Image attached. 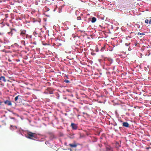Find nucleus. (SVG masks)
Here are the masks:
<instances>
[{
    "label": "nucleus",
    "mask_w": 151,
    "mask_h": 151,
    "mask_svg": "<svg viewBox=\"0 0 151 151\" xmlns=\"http://www.w3.org/2000/svg\"><path fill=\"white\" fill-rule=\"evenodd\" d=\"M27 137L30 139H33V138H36V135L35 133H33L31 132H28L27 133Z\"/></svg>",
    "instance_id": "nucleus-1"
},
{
    "label": "nucleus",
    "mask_w": 151,
    "mask_h": 151,
    "mask_svg": "<svg viewBox=\"0 0 151 151\" xmlns=\"http://www.w3.org/2000/svg\"><path fill=\"white\" fill-rule=\"evenodd\" d=\"M53 89L51 88H48L46 89L45 91V93L46 94H52Z\"/></svg>",
    "instance_id": "nucleus-2"
},
{
    "label": "nucleus",
    "mask_w": 151,
    "mask_h": 151,
    "mask_svg": "<svg viewBox=\"0 0 151 151\" xmlns=\"http://www.w3.org/2000/svg\"><path fill=\"white\" fill-rule=\"evenodd\" d=\"M49 137L50 140H52L56 138V137L53 133L51 132L48 133Z\"/></svg>",
    "instance_id": "nucleus-3"
},
{
    "label": "nucleus",
    "mask_w": 151,
    "mask_h": 151,
    "mask_svg": "<svg viewBox=\"0 0 151 151\" xmlns=\"http://www.w3.org/2000/svg\"><path fill=\"white\" fill-rule=\"evenodd\" d=\"M79 144L76 143L75 142H74L72 143L69 144V146L71 148H76Z\"/></svg>",
    "instance_id": "nucleus-4"
},
{
    "label": "nucleus",
    "mask_w": 151,
    "mask_h": 151,
    "mask_svg": "<svg viewBox=\"0 0 151 151\" xmlns=\"http://www.w3.org/2000/svg\"><path fill=\"white\" fill-rule=\"evenodd\" d=\"M72 128L73 129H76L78 128V127L76 124L74 123H72L71 124Z\"/></svg>",
    "instance_id": "nucleus-5"
},
{
    "label": "nucleus",
    "mask_w": 151,
    "mask_h": 151,
    "mask_svg": "<svg viewBox=\"0 0 151 151\" xmlns=\"http://www.w3.org/2000/svg\"><path fill=\"white\" fill-rule=\"evenodd\" d=\"M4 104H7L9 106H11L12 105V103L10 101L6 100L4 102Z\"/></svg>",
    "instance_id": "nucleus-6"
},
{
    "label": "nucleus",
    "mask_w": 151,
    "mask_h": 151,
    "mask_svg": "<svg viewBox=\"0 0 151 151\" xmlns=\"http://www.w3.org/2000/svg\"><path fill=\"white\" fill-rule=\"evenodd\" d=\"M0 81L1 82H6V80L5 79V77L3 76H1L0 77Z\"/></svg>",
    "instance_id": "nucleus-7"
},
{
    "label": "nucleus",
    "mask_w": 151,
    "mask_h": 151,
    "mask_svg": "<svg viewBox=\"0 0 151 151\" xmlns=\"http://www.w3.org/2000/svg\"><path fill=\"white\" fill-rule=\"evenodd\" d=\"M106 151H113L112 148L109 146H107L106 147Z\"/></svg>",
    "instance_id": "nucleus-8"
},
{
    "label": "nucleus",
    "mask_w": 151,
    "mask_h": 151,
    "mask_svg": "<svg viewBox=\"0 0 151 151\" xmlns=\"http://www.w3.org/2000/svg\"><path fill=\"white\" fill-rule=\"evenodd\" d=\"M123 127H129V124L127 122H124L122 124Z\"/></svg>",
    "instance_id": "nucleus-9"
},
{
    "label": "nucleus",
    "mask_w": 151,
    "mask_h": 151,
    "mask_svg": "<svg viewBox=\"0 0 151 151\" xmlns=\"http://www.w3.org/2000/svg\"><path fill=\"white\" fill-rule=\"evenodd\" d=\"M21 32L20 33V35H26V31L24 30H20Z\"/></svg>",
    "instance_id": "nucleus-10"
},
{
    "label": "nucleus",
    "mask_w": 151,
    "mask_h": 151,
    "mask_svg": "<svg viewBox=\"0 0 151 151\" xmlns=\"http://www.w3.org/2000/svg\"><path fill=\"white\" fill-rule=\"evenodd\" d=\"M17 127L16 126H13L12 125H11L10 127V129L12 130L13 129H17Z\"/></svg>",
    "instance_id": "nucleus-11"
},
{
    "label": "nucleus",
    "mask_w": 151,
    "mask_h": 151,
    "mask_svg": "<svg viewBox=\"0 0 151 151\" xmlns=\"http://www.w3.org/2000/svg\"><path fill=\"white\" fill-rule=\"evenodd\" d=\"M96 18L95 17H93L92 18L91 22L92 23H94L96 22Z\"/></svg>",
    "instance_id": "nucleus-12"
},
{
    "label": "nucleus",
    "mask_w": 151,
    "mask_h": 151,
    "mask_svg": "<svg viewBox=\"0 0 151 151\" xmlns=\"http://www.w3.org/2000/svg\"><path fill=\"white\" fill-rule=\"evenodd\" d=\"M21 97V96L20 95H18L16 96L14 99V100L15 101H17V100L20 97Z\"/></svg>",
    "instance_id": "nucleus-13"
},
{
    "label": "nucleus",
    "mask_w": 151,
    "mask_h": 151,
    "mask_svg": "<svg viewBox=\"0 0 151 151\" xmlns=\"http://www.w3.org/2000/svg\"><path fill=\"white\" fill-rule=\"evenodd\" d=\"M108 60L110 63H112L113 61L112 59L109 58H108Z\"/></svg>",
    "instance_id": "nucleus-14"
},
{
    "label": "nucleus",
    "mask_w": 151,
    "mask_h": 151,
    "mask_svg": "<svg viewBox=\"0 0 151 151\" xmlns=\"http://www.w3.org/2000/svg\"><path fill=\"white\" fill-rule=\"evenodd\" d=\"M95 51L96 52H98L99 51V49L97 45H96V47Z\"/></svg>",
    "instance_id": "nucleus-15"
},
{
    "label": "nucleus",
    "mask_w": 151,
    "mask_h": 151,
    "mask_svg": "<svg viewBox=\"0 0 151 151\" xmlns=\"http://www.w3.org/2000/svg\"><path fill=\"white\" fill-rule=\"evenodd\" d=\"M105 50V47H102L101 48L100 51L102 52H104Z\"/></svg>",
    "instance_id": "nucleus-16"
},
{
    "label": "nucleus",
    "mask_w": 151,
    "mask_h": 151,
    "mask_svg": "<svg viewBox=\"0 0 151 151\" xmlns=\"http://www.w3.org/2000/svg\"><path fill=\"white\" fill-rule=\"evenodd\" d=\"M149 20H148L147 19H146L145 20V22L146 23L148 24L149 23Z\"/></svg>",
    "instance_id": "nucleus-17"
},
{
    "label": "nucleus",
    "mask_w": 151,
    "mask_h": 151,
    "mask_svg": "<svg viewBox=\"0 0 151 151\" xmlns=\"http://www.w3.org/2000/svg\"><path fill=\"white\" fill-rule=\"evenodd\" d=\"M21 42V43L23 44V45H25V41H22Z\"/></svg>",
    "instance_id": "nucleus-18"
},
{
    "label": "nucleus",
    "mask_w": 151,
    "mask_h": 151,
    "mask_svg": "<svg viewBox=\"0 0 151 151\" xmlns=\"http://www.w3.org/2000/svg\"><path fill=\"white\" fill-rule=\"evenodd\" d=\"M15 30V29H12V30H11V31L10 32H9V34H11V35H12V34H13V33H12V30Z\"/></svg>",
    "instance_id": "nucleus-19"
},
{
    "label": "nucleus",
    "mask_w": 151,
    "mask_h": 151,
    "mask_svg": "<svg viewBox=\"0 0 151 151\" xmlns=\"http://www.w3.org/2000/svg\"><path fill=\"white\" fill-rule=\"evenodd\" d=\"M66 83H70V81L68 80H65L64 81Z\"/></svg>",
    "instance_id": "nucleus-20"
},
{
    "label": "nucleus",
    "mask_w": 151,
    "mask_h": 151,
    "mask_svg": "<svg viewBox=\"0 0 151 151\" xmlns=\"http://www.w3.org/2000/svg\"><path fill=\"white\" fill-rule=\"evenodd\" d=\"M137 35H145V34H144V33H140L139 32H138L137 34Z\"/></svg>",
    "instance_id": "nucleus-21"
},
{
    "label": "nucleus",
    "mask_w": 151,
    "mask_h": 151,
    "mask_svg": "<svg viewBox=\"0 0 151 151\" xmlns=\"http://www.w3.org/2000/svg\"><path fill=\"white\" fill-rule=\"evenodd\" d=\"M77 19L78 20H80L81 19V18L80 17H77Z\"/></svg>",
    "instance_id": "nucleus-22"
},
{
    "label": "nucleus",
    "mask_w": 151,
    "mask_h": 151,
    "mask_svg": "<svg viewBox=\"0 0 151 151\" xmlns=\"http://www.w3.org/2000/svg\"><path fill=\"white\" fill-rule=\"evenodd\" d=\"M1 122L3 124H6V123L4 120H2V121H1Z\"/></svg>",
    "instance_id": "nucleus-23"
},
{
    "label": "nucleus",
    "mask_w": 151,
    "mask_h": 151,
    "mask_svg": "<svg viewBox=\"0 0 151 151\" xmlns=\"http://www.w3.org/2000/svg\"><path fill=\"white\" fill-rule=\"evenodd\" d=\"M149 24H151V19H150V20H149Z\"/></svg>",
    "instance_id": "nucleus-24"
},
{
    "label": "nucleus",
    "mask_w": 151,
    "mask_h": 151,
    "mask_svg": "<svg viewBox=\"0 0 151 151\" xmlns=\"http://www.w3.org/2000/svg\"><path fill=\"white\" fill-rule=\"evenodd\" d=\"M66 91L68 92H71V91H70V90H69V89H67L66 90Z\"/></svg>",
    "instance_id": "nucleus-25"
},
{
    "label": "nucleus",
    "mask_w": 151,
    "mask_h": 151,
    "mask_svg": "<svg viewBox=\"0 0 151 151\" xmlns=\"http://www.w3.org/2000/svg\"><path fill=\"white\" fill-rule=\"evenodd\" d=\"M83 114H86V115H87V113H85L84 112H83Z\"/></svg>",
    "instance_id": "nucleus-26"
},
{
    "label": "nucleus",
    "mask_w": 151,
    "mask_h": 151,
    "mask_svg": "<svg viewBox=\"0 0 151 151\" xmlns=\"http://www.w3.org/2000/svg\"><path fill=\"white\" fill-rule=\"evenodd\" d=\"M129 44H127V43H126L125 44V45L127 46H128L129 45Z\"/></svg>",
    "instance_id": "nucleus-27"
},
{
    "label": "nucleus",
    "mask_w": 151,
    "mask_h": 151,
    "mask_svg": "<svg viewBox=\"0 0 151 151\" xmlns=\"http://www.w3.org/2000/svg\"><path fill=\"white\" fill-rule=\"evenodd\" d=\"M12 119H14V118H12Z\"/></svg>",
    "instance_id": "nucleus-28"
}]
</instances>
